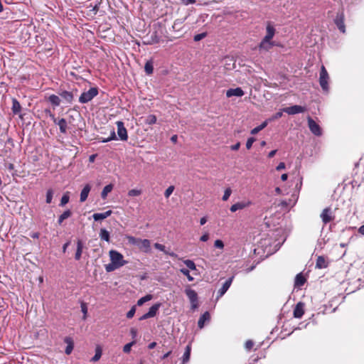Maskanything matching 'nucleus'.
Returning a JSON list of instances; mask_svg holds the SVG:
<instances>
[{
    "mask_svg": "<svg viewBox=\"0 0 364 364\" xmlns=\"http://www.w3.org/2000/svg\"><path fill=\"white\" fill-rule=\"evenodd\" d=\"M98 95L97 87H91L88 91L84 92L79 97V102L82 104L87 103Z\"/></svg>",
    "mask_w": 364,
    "mask_h": 364,
    "instance_id": "f257e3e1",
    "label": "nucleus"
},
{
    "mask_svg": "<svg viewBox=\"0 0 364 364\" xmlns=\"http://www.w3.org/2000/svg\"><path fill=\"white\" fill-rule=\"evenodd\" d=\"M328 73L324 65H322L320 70L319 84L324 92L328 91Z\"/></svg>",
    "mask_w": 364,
    "mask_h": 364,
    "instance_id": "f03ea898",
    "label": "nucleus"
},
{
    "mask_svg": "<svg viewBox=\"0 0 364 364\" xmlns=\"http://www.w3.org/2000/svg\"><path fill=\"white\" fill-rule=\"evenodd\" d=\"M109 257L112 264L118 267H121L127 263V261L124 260L123 255L116 250H110Z\"/></svg>",
    "mask_w": 364,
    "mask_h": 364,
    "instance_id": "7ed1b4c3",
    "label": "nucleus"
},
{
    "mask_svg": "<svg viewBox=\"0 0 364 364\" xmlns=\"http://www.w3.org/2000/svg\"><path fill=\"white\" fill-rule=\"evenodd\" d=\"M185 293L188 296L193 309H196L198 307V294L196 291L189 287H186L185 289Z\"/></svg>",
    "mask_w": 364,
    "mask_h": 364,
    "instance_id": "20e7f679",
    "label": "nucleus"
},
{
    "mask_svg": "<svg viewBox=\"0 0 364 364\" xmlns=\"http://www.w3.org/2000/svg\"><path fill=\"white\" fill-rule=\"evenodd\" d=\"M344 13L343 11L338 12L334 19V23L336 25L338 30L343 33H346V26L344 23Z\"/></svg>",
    "mask_w": 364,
    "mask_h": 364,
    "instance_id": "39448f33",
    "label": "nucleus"
},
{
    "mask_svg": "<svg viewBox=\"0 0 364 364\" xmlns=\"http://www.w3.org/2000/svg\"><path fill=\"white\" fill-rule=\"evenodd\" d=\"M308 125L310 131L316 136H321L322 131L320 126L310 117H308Z\"/></svg>",
    "mask_w": 364,
    "mask_h": 364,
    "instance_id": "423d86ee",
    "label": "nucleus"
},
{
    "mask_svg": "<svg viewBox=\"0 0 364 364\" xmlns=\"http://www.w3.org/2000/svg\"><path fill=\"white\" fill-rule=\"evenodd\" d=\"M117 127V134L122 141H127L128 139L127 131L124 127V124L122 121L116 122Z\"/></svg>",
    "mask_w": 364,
    "mask_h": 364,
    "instance_id": "0eeeda50",
    "label": "nucleus"
},
{
    "mask_svg": "<svg viewBox=\"0 0 364 364\" xmlns=\"http://www.w3.org/2000/svg\"><path fill=\"white\" fill-rule=\"evenodd\" d=\"M306 107L301 105H293L284 108L283 112L288 114L293 115L299 113H303L306 111Z\"/></svg>",
    "mask_w": 364,
    "mask_h": 364,
    "instance_id": "6e6552de",
    "label": "nucleus"
},
{
    "mask_svg": "<svg viewBox=\"0 0 364 364\" xmlns=\"http://www.w3.org/2000/svg\"><path fill=\"white\" fill-rule=\"evenodd\" d=\"M50 117H52L53 122L58 125L60 132L63 134H65L67 132L68 129V124L65 119L61 118V119H57L55 117L53 114H51Z\"/></svg>",
    "mask_w": 364,
    "mask_h": 364,
    "instance_id": "1a4fd4ad",
    "label": "nucleus"
},
{
    "mask_svg": "<svg viewBox=\"0 0 364 364\" xmlns=\"http://www.w3.org/2000/svg\"><path fill=\"white\" fill-rule=\"evenodd\" d=\"M321 218L324 224H327L333 220L330 208H325L321 214Z\"/></svg>",
    "mask_w": 364,
    "mask_h": 364,
    "instance_id": "9d476101",
    "label": "nucleus"
},
{
    "mask_svg": "<svg viewBox=\"0 0 364 364\" xmlns=\"http://www.w3.org/2000/svg\"><path fill=\"white\" fill-rule=\"evenodd\" d=\"M304 304L302 302H299L294 309V316L297 318H300L304 314Z\"/></svg>",
    "mask_w": 364,
    "mask_h": 364,
    "instance_id": "9b49d317",
    "label": "nucleus"
},
{
    "mask_svg": "<svg viewBox=\"0 0 364 364\" xmlns=\"http://www.w3.org/2000/svg\"><path fill=\"white\" fill-rule=\"evenodd\" d=\"M274 43L272 41L263 38L259 45V49L260 50L268 51L274 46Z\"/></svg>",
    "mask_w": 364,
    "mask_h": 364,
    "instance_id": "f8f14e48",
    "label": "nucleus"
},
{
    "mask_svg": "<svg viewBox=\"0 0 364 364\" xmlns=\"http://www.w3.org/2000/svg\"><path fill=\"white\" fill-rule=\"evenodd\" d=\"M244 91L240 87L229 89L226 92V96L228 97H231L232 96L242 97L244 95Z\"/></svg>",
    "mask_w": 364,
    "mask_h": 364,
    "instance_id": "ddd939ff",
    "label": "nucleus"
},
{
    "mask_svg": "<svg viewBox=\"0 0 364 364\" xmlns=\"http://www.w3.org/2000/svg\"><path fill=\"white\" fill-rule=\"evenodd\" d=\"M232 279H233V277H230L225 282V283L223 284L222 287L218 291V297H220L225 294V292L230 288V287L232 284Z\"/></svg>",
    "mask_w": 364,
    "mask_h": 364,
    "instance_id": "4468645a",
    "label": "nucleus"
},
{
    "mask_svg": "<svg viewBox=\"0 0 364 364\" xmlns=\"http://www.w3.org/2000/svg\"><path fill=\"white\" fill-rule=\"evenodd\" d=\"M112 211L109 210L104 213H94L92 215V218L95 221L102 220H104V219L108 218L109 216H110L112 215Z\"/></svg>",
    "mask_w": 364,
    "mask_h": 364,
    "instance_id": "2eb2a0df",
    "label": "nucleus"
},
{
    "mask_svg": "<svg viewBox=\"0 0 364 364\" xmlns=\"http://www.w3.org/2000/svg\"><path fill=\"white\" fill-rule=\"evenodd\" d=\"M328 266V262L323 256H318L316 259V267L318 269H324Z\"/></svg>",
    "mask_w": 364,
    "mask_h": 364,
    "instance_id": "dca6fc26",
    "label": "nucleus"
},
{
    "mask_svg": "<svg viewBox=\"0 0 364 364\" xmlns=\"http://www.w3.org/2000/svg\"><path fill=\"white\" fill-rule=\"evenodd\" d=\"M266 31L267 33L264 38L271 41L275 34V29L270 23H268L266 28Z\"/></svg>",
    "mask_w": 364,
    "mask_h": 364,
    "instance_id": "f3484780",
    "label": "nucleus"
},
{
    "mask_svg": "<svg viewBox=\"0 0 364 364\" xmlns=\"http://www.w3.org/2000/svg\"><path fill=\"white\" fill-rule=\"evenodd\" d=\"M91 187L89 184H87L84 186L82 188L81 193H80V202H84L87 200L88 194L90 191Z\"/></svg>",
    "mask_w": 364,
    "mask_h": 364,
    "instance_id": "a211bd4d",
    "label": "nucleus"
},
{
    "mask_svg": "<svg viewBox=\"0 0 364 364\" xmlns=\"http://www.w3.org/2000/svg\"><path fill=\"white\" fill-rule=\"evenodd\" d=\"M83 247H84V246H83L82 242L80 240H78L77 241V250H76V252L75 255V259L76 260L80 259Z\"/></svg>",
    "mask_w": 364,
    "mask_h": 364,
    "instance_id": "6ab92c4d",
    "label": "nucleus"
},
{
    "mask_svg": "<svg viewBox=\"0 0 364 364\" xmlns=\"http://www.w3.org/2000/svg\"><path fill=\"white\" fill-rule=\"evenodd\" d=\"M249 204H250V203H245V202H239V203H235L230 207V211L236 212L238 210L244 209L245 208L247 207L249 205Z\"/></svg>",
    "mask_w": 364,
    "mask_h": 364,
    "instance_id": "aec40b11",
    "label": "nucleus"
},
{
    "mask_svg": "<svg viewBox=\"0 0 364 364\" xmlns=\"http://www.w3.org/2000/svg\"><path fill=\"white\" fill-rule=\"evenodd\" d=\"M210 314L208 311L205 312L203 314L201 315L198 321V326L200 328H203L205 324V322L206 321L210 320Z\"/></svg>",
    "mask_w": 364,
    "mask_h": 364,
    "instance_id": "412c9836",
    "label": "nucleus"
},
{
    "mask_svg": "<svg viewBox=\"0 0 364 364\" xmlns=\"http://www.w3.org/2000/svg\"><path fill=\"white\" fill-rule=\"evenodd\" d=\"M59 95L68 103H71L73 100V95L70 92L65 90L61 92Z\"/></svg>",
    "mask_w": 364,
    "mask_h": 364,
    "instance_id": "4be33fe9",
    "label": "nucleus"
},
{
    "mask_svg": "<svg viewBox=\"0 0 364 364\" xmlns=\"http://www.w3.org/2000/svg\"><path fill=\"white\" fill-rule=\"evenodd\" d=\"M12 112L14 114H18L21 112V106L18 101L13 98L12 99V107H11Z\"/></svg>",
    "mask_w": 364,
    "mask_h": 364,
    "instance_id": "5701e85b",
    "label": "nucleus"
},
{
    "mask_svg": "<svg viewBox=\"0 0 364 364\" xmlns=\"http://www.w3.org/2000/svg\"><path fill=\"white\" fill-rule=\"evenodd\" d=\"M191 345H188L186 347L185 352H184V353L183 355L182 363L181 364H185V363H188L189 361L190 356H191Z\"/></svg>",
    "mask_w": 364,
    "mask_h": 364,
    "instance_id": "b1692460",
    "label": "nucleus"
},
{
    "mask_svg": "<svg viewBox=\"0 0 364 364\" xmlns=\"http://www.w3.org/2000/svg\"><path fill=\"white\" fill-rule=\"evenodd\" d=\"M72 215V211L70 210H67L64 211L58 218V223L59 225H61L62 223L67 218H70Z\"/></svg>",
    "mask_w": 364,
    "mask_h": 364,
    "instance_id": "393cba45",
    "label": "nucleus"
},
{
    "mask_svg": "<svg viewBox=\"0 0 364 364\" xmlns=\"http://www.w3.org/2000/svg\"><path fill=\"white\" fill-rule=\"evenodd\" d=\"M65 342L68 344L65 352L67 355H70L73 349V342L70 338L66 337Z\"/></svg>",
    "mask_w": 364,
    "mask_h": 364,
    "instance_id": "a878e982",
    "label": "nucleus"
},
{
    "mask_svg": "<svg viewBox=\"0 0 364 364\" xmlns=\"http://www.w3.org/2000/svg\"><path fill=\"white\" fill-rule=\"evenodd\" d=\"M48 101L55 107L59 106L60 104V99L55 95H51L48 97Z\"/></svg>",
    "mask_w": 364,
    "mask_h": 364,
    "instance_id": "bb28decb",
    "label": "nucleus"
},
{
    "mask_svg": "<svg viewBox=\"0 0 364 364\" xmlns=\"http://www.w3.org/2000/svg\"><path fill=\"white\" fill-rule=\"evenodd\" d=\"M305 282H306V279L301 273L296 274V276L295 277V286H297V287L303 286Z\"/></svg>",
    "mask_w": 364,
    "mask_h": 364,
    "instance_id": "cd10ccee",
    "label": "nucleus"
},
{
    "mask_svg": "<svg viewBox=\"0 0 364 364\" xmlns=\"http://www.w3.org/2000/svg\"><path fill=\"white\" fill-rule=\"evenodd\" d=\"M160 306H161L160 303L155 304L149 309V310L147 313L149 314V316L151 317H154L156 316Z\"/></svg>",
    "mask_w": 364,
    "mask_h": 364,
    "instance_id": "c85d7f7f",
    "label": "nucleus"
},
{
    "mask_svg": "<svg viewBox=\"0 0 364 364\" xmlns=\"http://www.w3.org/2000/svg\"><path fill=\"white\" fill-rule=\"evenodd\" d=\"M268 124V121L266 120L262 122L259 126H257L251 130V134H256L263 129H264Z\"/></svg>",
    "mask_w": 364,
    "mask_h": 364,
    "instance_id": "c756f323",
    "label": "nucleus"
},
{
    "mask_svg": "<svg viewBox=\"0 0 364 364\" xmlns=\"http://www.w3.org/2000/svg\"><path fill=\"white\" fill-rule=\"evenodd\" d=\"M126 238L127 239L128 242L129 244L134 245H136V246H140L141 239L134 237L131 236V235H127Z\"/></svg>",
    "mask_w": 364,
    "mask_h": 364,
    "instance_id": "7c9ffc66",
    "label": "nucleus"
},
{
    "mask_svg": "<svg viewBox=\"0 0 364 364\" xmlns=\"http://www.w3.org/2000/svg\"><path fill=\"white\" fill-rule=\"evenodd\" d=\"M100 237L102 240H105L106 242H109V232L104 228L100 230Z\"/></svg>",
    "mask_w": 364,
    "mask_h": 364,
    "instance_id": "2f4dec72",
    "label": "nucleus"
},
{
    "mask_svg": "<svg viewBox=\"0 0 364 364\" xmlns=\"http://www.w3.org/2000/svg\"><path fill=\"white\" fill-rule=\"evenodd\" d=\"M113 189V186L112 184H109V185H107L106 186L104 187L102 193H101V196L103 199H105L107 194L109 193H110Z\"/></svg>",
    "mask_w": 364,
    "mask_h": 364,
    "instance_id": "473e14b6",
    "label": "nucleus"
},
{
    "mask_svg": "<svg viewBox=\"0 0 364 364\" xmlns=\"http://www.w3.org/2000/svg\"><path fill=\"white\" fill-rule=\"evenodd\" d=\"M101 356H102V350L99 346H97L95 350V354L92 358L91 361L97 362L100 359Z\"/></svg>",
    "mask_w": 364,
    "mask_h": 364,
    "instance_id": "72a5a7b5",
    "label": "nucleus"
},
{
    "mask_svg": "<svg viewBox=\"0 0 364 364\" xmlns=\"http://www.w3.org/2000/svg\"><path fill=\"white\" fill-rule=\"evenodd\" d=\"M139 248H143L146 251H147L150 247V241L147 239H141L140 246H138Z\"/></svg>",
    "mask_w": 364,
    "mask_h": 364,
    "instance_id": "f704fd0d",
    "label": "nucleus"
},
{
    "mask_svg": "<svg viewBox=\"0 0 364 364\" xmlns=\"http://www.w3.org/2000/svg\"><path fill=\"white\" fill-rule=\"evenodd\" d=\"M152 299V295L147 294L145 296L141 297L137 301L138 306H142L145 302L150 301Z\"/></svg>",
    "mask_w": 364,
    "mask_h": 364,
    "instance_id": "c9c22d12",
    "label": "nucleus"
},
{
    "mask_svg": "<svg viewBox=\"0 0 364 364\" xmlns=\"http://www.w3.org/2000/svg\"><path fill=\"white\" fill-rule=\"evenodd\" d=\"M69 200H70L69 193L67 192L62 196L60 203V205L62 207L65 205L69 202Z\"/></svg>",
    "mask_w": 364,
    "mask_h": 364,
    "instance_id": "e433bc0d",
    "label": "nucleus"
},
{
    "mask_svg": "<svg viewBox=\"0 0 364 364\" xmlns=\"http://www.w3.org/2000/svg\"><path fill=\"white\" fill-rule=\"evenodd\" d=\"M183 263L186 265L188 268L191 270H196V265L193 260L186 259L183 261Z\"/></svg>",
    "mask_w": 364,
    "mask_h": 364,
    "instance_id": "4c0bfd02",
    "label": "nucleus"
},
{
    "mask_svg": "<svg viewBox=\"0 0 364 364\" xmlns=\"http://www.w3.org/2000/svg\"><path fill=\"white\" fill-rule=\"evenodd\" d=\"M144 70L148 75L151 74L154 70L152 63L150 61L146 62L144 66Z\"/></svg>",
    "mask_w": 364,
    "mask_h": 364,
    "instance_id": "58836bf2",
    "label": "nucleus"
},
{
    "mask_svg": "<svg viewBox=\"0 0 364 364\" xmlns=\"http://www.w3.org/2000/svg\"><path fill=\"white\" fill-rule=\"evenodd\" d=\"M145 122L147 124H154L156 122V117L154 114H150L146 117Z\"/></svg>",
    "mask_w": 364,
    "mask_h": 364,
    "instance_id": "ea45409f",
    "label": "nucleus"
},
{
    "mask_svg": "<svg viewBox=\"0 0 364 364\" xmlns=\"http://www.w3.org/2000/svg\"><path fill=\"white\" fill-rule=\"evenodd\" d=\"M180 272L185 276H186L188 281L192 282L193 280V277L190 274L189 270L185 268H182L180 269Z\"/></svg>",
    "mask_w": 364,
    "mask_h": 364,
    "instance_id": "a19ab883",
    "label": "nucleus"
},
{
    "mask_svg": "<svg viewBox=\"0 0 364 364\" xmlns=\"http://www.w3.org/2000/svg\"><path fill=\"white\" fill-rule=\"evenodd\" d=\"M53 196V190L52 189L48 190V191L46 193V203H50L52 202Z\"/></svg>",
    "mask_w": 364,
    "mask_h": 364,
    "instance_id": "79ce46f5",
    "label": "nucleus"
},
{
    "mask_svg": "<svg viewBox=\"0 0 364 364\" xmlns=\"http://www.w3.org/2000/svg\"><path fill=\"white\" fill-rule=\"evenodd\" d=\"M232 193V190L230 188H228L225 189V192H224V195L223 196V200L224 201H226L228 200V198H230V195Z\"/></svg>",
    "mask_w": 364,
    "mask_h": 364,
    "instance_id": "37998d69",
    "label": "nucleus"
},
{
    "mask_svg": "<svg viewBox=\"0 0 364 364\" xmlns=\"http://www.w3.org/2000/svg\"><path fill=\"white\" fill-rule=\"evenodd\" d=\"M174 191V186H170L164 192V196L168 198Z\"/></svg>",
    "mask_w": 364,
    "mask_h": 364,
    "instance_id": "c03bdc74",
    "label": "nucleus"
},
{
    "mask_svg": "<svg viewBox=\"0 0 364 364\" xmlns=\"http://www.w3.org/2000/svg\"><path fill=\"white\" fill-rule=\"evenodd\" d=\"M141 191L140 190L132 189V190L129 191L128 196H138L141 195Z\"/></svg>",
    "mask_w": 364,
    "mask_h": 364,
    "instance_id": "a18cd8bd",
    "label": "nucleus"
},
{
    "mask_svg": "<svg viewBox=\"0 0 364 364\" xmlns=\"http://www.w3.org/2000/svg\"><path fill=\"white\" fill-rule=\"evenodd\" d=\"M214 246L216 248L223 250L224 248V243L221 240H216L214 242Z\"/></svg>",
    "mask_w": 364,
    "mask_h": 364,
    "instance_id": "49530a36",
    "label": "nucleus"
},
{
    "mask_svg": "<svg viewBox=\"0 0 364 364\" xmlns=\"http://www.w3.org/2000/svg\"><path fill=\"white\" fill-rule=\"evenodd\" d=\"M134 345V342H131V343H129L127 344H126L124 347H123V351L125 353H128L130 352L131 350V348H132V346Z\"/></svg>",
    "mask_w": 364,
    "mask_h": 364,
    "instance_id": "de8ad7c7",
    "label": "nucleus"
},
{
    "mask_svg": "<svg viewBox=\"0 0 364 364\" xmlns=\"http://www.w3.org/2000/svg\"><path fill=\"white\" fill-rule=\"evenodd\" d=\"M136 312V307L134 306L131 308V309L127 312V317L128 318H132Z\"/></svg>",
    "mask_w": 364,
    "mask_h": 364,
    "instance_id": "09e8293b",
    "label": "nucleus"
},
{
    "mask_svg": "<svg viewBox=\"0 0 364 364\" xmlns=\"http://www.w3.org/2000/svg\"><path fill=\"white\" fill-rule=\"evenodd\" d=\"M119 268L118 267H117L115 264H112V262L111 264H109L107 265H106L105 267V269L107 270V272H112V271H114V269Z\"/></svg>",
    "mask_w": 364,
    "mask_h": 364,
    "instance_id": "8fccbe9b",
    "label": "nucleus"
},
{
    "mask_svg": "<svg viewBox=\"0 0 364 364\" xmlns=\"http://www.w3.org/2000/svg\"><path fill=\"white\" fill-rule=\"evenodd\" d=\"M206 36V33H201L194 36L193 39L195 41H199Z\"/></svg>",
    "mask_w": 364,
    "mask_h": 364,
    "instance_id": "3c124183",
    "label": "nucleus"
},
{
    "mask_svg": "<svg viewBox=\"0 0 364 364\" xmlns=\"http://www.w3.org/2000/svg\"><path fill=\"white\" fill-rule=\"evenodd\" d=\"M254 346V343L251 340H248L245 342V347L247 350H250L252 349V348Z\"/></svg>",
    "mask_w": 364,
    "mask_h": 364,
    "instance_id": "603ef678",
    "label": "nucleus"
},
{
    "mask_svg": "<svg viewBox=\"0 0 364 364\" xmlns=\"http://www.w3.org/2000/svg\"><path fill=\"white\" fill-rule=\"evenodd\" d=\"M154 247L160 251L166 252V247L164 245L159 244V243H155Z\"/></svg>",
    "mask_w": 364,
    "mask_h": 364,
    "instance_id": "864d4df0",
    "label": "nucleus"
},
{
    "mask_svg": "<svg viewBox=\"0 0 364 364\" xmlns=\"http://www.w3.org/2000/svg\"><path fill=\"white\" fill-rule=\"evenodd\" d=\"M254 141H255V138H253V137L249 138L247 139V141L246 142V147L247 149H250L252 147Z\"/></svg>",
    "mask_w": 364,
    "mask_h": 364,
    "instance_id": "5fc2aeb1",
    "label": "nucleus"
},
{
    "mask_svg": "<svg viewBox=\"0 0 364 364\" xmlns=\"http://www.w3.org/2000/svg\"><path fill=\"white\" fill-rule=\"evenodd\" d=\"M283 109L280 112H277L275 114L272 116V117L270 119V120H275L282 117L283 114Z\"/></svg>",
    "mask_w": 364,
    "mask_h": 364,
    "instance_id": "6e6d98bb",
    "label": "nucleus"
},
{
    "mask_svg": "<svg viewBox=\"0 0 364 364\" xmlns=\"http://www.w3.org/2000/svg\"><path fill=\"white\" fill-rule=\"evenodd\" d=\"M208 239H209V234L205 232L200 237V240L202 242H206L208 240Z\"/></svg>",
    "mask_w": 364,
    "mask_h": 364,
    "instance_id": "4d7b16f0",
    "label": "nucleus"
},
{
    "mask_svg": "<svg viewBox=\"0 0 364 364\" xmlns=\"http://www.w3.org/2000/svg\"><path fill=\"white\" fill-rule=\"evenodd\" d=\"M284 168H285V164L284 162H280L276 168V169L277 171H281Z\"/></svg>",
    "mask_w": 364,
    "mask_h": 364,
    "instance_id": "13d9d810",
    "label": "nucleus"
},
{
    "mask_svg": "<svg viewBox=\"0 0 364 364\" xmlns=\"http://www.w3.org/2000/svg\"><path fill=\"white\" fill-rule=\"evenodd\" d=\"M185 5L192 4L196 2V0H181Z\"/></svg>",
    "mask_w": 364,
    "mask_h": 364,
    "instance_id": "bf43d9fd",
    "label": "nucleus"
},
{
    "mask_svg": "<svg viewBox=\"0 0 364 364\" xmlns=\"http://www.w3.org/2000/svg\"><path fill=\"white\" fill-rule=\"evenodd\" d=\"M240 146V144L238 142L231 146V149L233 151L238 150Z\"/></svg>",
    "mask_w": 364,
    "mask_h": 364,
    "instance_id": "052dcab7",
    "label": "nucleus"
},
{
    "mask_svg": "<svg viewBox=\"0 0 364 364\" xmlns=\"http://www.w3.org/2000/svg\"><path fill=\"white\" fill-rule=\"evenodd\" d=\"M109 139L110 141L111 140H114V139H116L117 137H116V134H115V132L114 130H112L110 133V136H109Z\"/></svg>",
    "mask_w": 364,
    "mask_h": 364,
    "instance_id": "680f3d73",
    "label": "nucleus"
},
{
    "mask_svg": "<svg viewBox=\"0 0 364 364\" xmlns=\"http://www.w3.org/2000/svg\"><path fill=\"white\" fill-rule=\"evenodd\" d=\"M81 308H82V311L83 312V314L85 316L87 314V309L85 304H82Z\"/></svg>",
    "mask_w": 364,
    "mask_h": 364,
    "instance_id": "e2e57ef3",
    "label": "nucleus"
},
{
    "mask_svg": "<svg viewBox=\"0 0 364 364\" xmlns=\"http://www.w3.org/2000/svg\"><path fill=\"white\" fill-rule=\"evenodd\" d=\"M151 318L149 314L148 313H146L145 314H144L140 318L139 320H145V319H147V318Z\"/></svg>",
    "mask_w": 364,
    "mask_h": 364,
    "instance_id": "0e129e2a",
    "label": "nucleus"
},
{
    "mask_svg": "<svg viewBox=\"0 0 364 364\" xmlns=\"http://www.w3.org/2000/svg\"><path fill=\"white\" fill-rule=\"evenodd\" d=\"M277 151L276 149L271 151L268 154V157L272 158L276 154Z\"/></svg>",
    "mask_w": 364,
    "mask_h": 364,
    "instance_id": "69168bd1",
    "label": "nucleus"
},
{
    "mask_svg": "<svg viewBox=\"0 0 364 364\" xmlns=\"http://www.w3.org/2000/svg\"><path fill=\"white\" fill-rule=\"evenodd\" d=\"M206 222H207V218L205 217H203L200 220V223L201 225L205 224Z\"/></svg>",
    "mask_w": 364,
    "mask_h": 364,
    "instance_id": "338daca9",
    "label": "nucleus"
},
{
    "mask_svg": "<svg viewBox=\"0 0 364 364\" xmlns=\"http://www.w3.org/2000/svg\"><path fill=\"white\" fill-rule=\"evenodd\" d=\"M358 232L364 235V225L359 228Z\"/></svg>",
    "mask_w": 364,
    "mask_h": 364,
    "instance_id": "774afa93",
    "label": "nucleus"
}]
</instances>
